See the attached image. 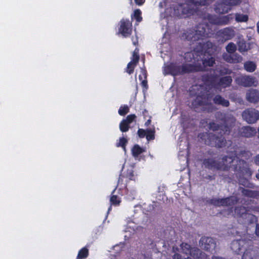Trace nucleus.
I'll return each instance as SVG.
<instances>
[{
  "instance_id": "nucleus-1",
  "label": "nucleus",
  "mask_w": 259,
  "mask_h": 259,
  "mask_svg": "<svg viewBox=\"0 0 259 259\" xmlns=\"http://www.w3.org/2000/svg\"><path fill=\"white\" fill-rule=\"evenodd\" d=\"M238 155L234 152H231L228 155L222 157L221 162L217 161L213 158H208L203 160L202 164L206 168L209 169L228 171L232 169L236 175H239V178H244L245 175L251 176L252 172L248 164L245 160L239 158V157H245L247 159L251 156V153L244 150L241 151Z\"/></svg>"
},
{
  "instance_id": "nucleus-2",
  "label": "nucleus",
  "mask_w": 259,
  "mask_h": 259,
  "mask_svg": "<svg viewBox=\"0 0 259 259\" xmlns=\"http://www.w3.org/2000/svg\"><path fill=\"white\" fill-rule=\"evenodd\" d=\"M214 34L213 30L207 23H199L194 27L185 31L182 34V37L192 44L196 42L198 44L195 49L197 52L201 53H209L212 50L213 44L208 40L203 42L204 39L211 37Z\"/></svg>"
},
{
  "instance_id": "nucleus-3",
  "label": "nucleus",
  "mask_w": 259,
  "mask_h": 259,
  "mask_svg": "<svg viewBox=\"0 0 259 259\" xmlns=\"http://www.w3.org/2000/svg\"><path fill=\"white\" fill-rule=\"evenodd\" d=\"M208 127L213 131H220L218 134L212 133H203L199 135L198 137L204 140L205 145L217 148H222L226 146V140L224 136L229 135L231 128L226 123L223 124H219L214 121L209 123Z\"/></svg>"
},
{
  "instance_id": "nucleus-4",
  "label": "nucleus",
  "mask_w": 259,
  "mask_h": 259,
  "mask_svg": "<svg viewBox=\"0 0 259 259\" xmlns=\"http://www.w3.org/2000/svg\"><path fill=\"white\" fill-rule=\"evenodd\" d=\"M203 70V68L200 63H184L180 65L176 62H171L164 67L163 73L164 75L169 74L173 76H176L201 72Z\"/></svg>"
},
{
  "instance_id": "nucleus-5",
  "label": "nucleus",
  "mask_w": 259,
  "mask_h": 259,
  "mask_svg": "<svg viewBox=\"0 0 259 259\" xmlns=\"http://www.w3.org/2000/svg\"><path fill=\"white\" fill-rule=\"evenodd\" d=\"M192 105L196 111L199 108H200L201 111L208 113L213 110L212 104L208 102V97L204 94L197 95L192 101Z\"/></svg>"
},
{
  "instance_id": "nucleus-6",
  "label": "nucleus",
  "mask_w": 259,
  "mask_h": 259,
  "mask_svg": "<svg viewBox=\"0 0 259 259\" xmlns=\"http://www.w3.org/2000/svg\"><path fill=\"white\" fill-rule=\"evenodd\" d=\"M189 4H180L174 8V14L179 18H187L193 15L195 12L196 10L192 5L197 7L190 2L188 0Z\"/></svg>"
},
{
  "instance_id": "nucleus-7",
  "label": "nucleus",
  "mask_w": 259,
  "mask_h": 259,
  "mask_svg": "<svg viewBox=\"0 0 259 259\" xmlns=\"http://www.w3.org/2000/svg\"><path fill=\"white\" fill-rule=\"evenodd\" d=\"M235 36V31L232 27L221 29L215 33L216 38L220 43H224L231 39Z\"/></svg>"
},
{
  "instance_id": "nucleus-8",
  "label": "nucleus",
  "mask_w": 259,
  "mask_h": 259,
  "mask_svg": "<svg viewBox=\"0 0 259 259\" xmlns=\"http://www.w3.org/2000/svg\"><path fill=\"white\" fill-rule=\"evenodd\" d=\"M209 203L215 206H231L234 205L238 201L237 197L230 196L224 198H212L208 201Z\"/></svg>"
},
{
  "instance_id": "nucleus-9",
  "label": "nucleus",
  "mask_w": 259,
  "mask_h": 259,
  "mask_svg": "<svg viewBox=\"0 0 259 259\" xmlns=\"http://www.w3.org/2000/svg\"><path fill=\"white\" fill-rule=\"evenodd\" d=\"M243 119L249 124H253L259 120V111L254 108H247L242 113Z\"/></svg>"
},
{
  "instance_id": "nucleus-10",
  "label": "nucleus",
  "mask_w": 259,
  "mask_h": 259,
  "mask_svg": "<svg viewBox=\"0 0 259 259\" xmlns=\"http://www.w3.org/2000/svg\"><path fill=\"white\" fill-rule=\"evenodd\" d=\"M132 32V23L127 19L122 18L119 21L118 33L120 34L123 37H128Z\"/></svg>"
},
{
  "instance_id": "nucleus-11",
  "label": "nucleus",
  "mask_w": 259,
  "mask_h": 259,
  "mask_svg": "<svg viewBox=\"0 0 259 259\" xmlns=\"http://www.w3.org/2000/svg\"><path fill=\"white\" fill-rule=\"evenodd\" d=\"M199 245L203 249L211 251L215 249L216 242L212 238L204 236L200 238Z\"/></svg>"
},
{
  "instance_id": "nucleus-12",
  "label": "nucleus",
  "mask_w": 259,
  "mask_h": 259,
  "mask_svg": "<svg viewBox=\"0 0 259 259\" xmlns=\"http://www.w3.org/2000/svg\"><path fill=\"white\" fill-rule=\"evenodd\" d=\"M236 81L237 83L243 87H250L254 84L255 78L253 76L244 75H241L236 78Z\"/></svg>"
},
{
  "instance_id": "nucleus-13",
  "label": "nucleus",
  "mask_w": 259,
  "mask_h": 259,
  "mask_svg": "<svg viewBox=\"0 0 259 259\" xmlns=\"http://www.w3.org/2000/svg\"><path fill=\"white\" fill-rule=\"evenodd\" d=\"M256 133L255 128L249 125L243 126L238 131V135L240 137L246 138H252Z\"/></svg>"
},
{
  "instance_id": "nucleus-14",
  "label": "nucleus",
  "mask_w": 259,
  "mask_h": 259,
  "mask_svg": "<svg viewBox=\"0 0 259 259\" xmlns=\"http://www.w3.org/2000/svg\"><path fill=\"white\" fill-rule=\"evenodd\" d=\"M245 98L250 103H257L259 102V91L256 89H250L246 91Z\"/></svg>"
},
{
  "instance_id": "nucleus-15",
  "label": "nucleus",
  "mask_w": 259,
  "mask_h": 259,
  "mask_svg": "<svg viewBox=\"0 0 259 259\" xmlns=\"http://www.w3.org/2000/svg\"><path fill=\"white\" fill-rule=\"evenodd\" d=\"M214 10L218 13L225 14L230 11L231 10V8L230 7L227 2L224 1V0H221L216 3Z\"/></svg>"
},
{
  "instance_id": "nucleus-16",
  "label": "nucleus",
  "mask_w": 259,
  "mask_h": 259,
  "mask_svg": "<svg viewBox=\"0 0 259 259\" xmlns=\"http://www.w3.org/2000/svg\"><path fill=\"white\" fill-rule=\"evenodd\" d=\"M245 243V240H234L231 242L230 248L235 253L240 254L242 252Z\"/></svg>"
},
{
  "instance_id": "nucleus-17",
  "label": "nucleus",
  "mask_w": 259,
  "mask_h": 259,
  "mask_svg": "<svg viewBox=\"0 0 259 259\" xmlns=\"http://www.w3.org/2000/svg\"><path fill=\"white\" fill-rule=\"evenodd\" d=\"M217 76L206 73L201 76V80L206 85H212L214 84Z\"/></svg>"
},
{
  "instance_id": "nucleus-18",
  "label": "nucleus",
  "mask_w": 259,
  "mask_h": 259,
  "mask_svg": "<svg viewBox=\"0 0 259 259\" xmlns=\"http://www.w3.org/2000/svg\"><path fill=\"white\" fill-rule=\"evenodd\" d=\"M232 78L230 76H225L219 79L218 84L223 88L229 87L232 82Z\"/></svg>"
},
{
  "instance_id": "nucleus-19",
  "label": "nucleus",
  "mask_w": 259,
  "mask_h": 259,
  "mask_svg": "<svg viewBox=\"0 0 259 259\" xmlns=\"http://www.w3.org/2000/svg\"><path fill=\"white\" fill-rule=\"evenodd\" d=\"M213 101L215 104L221 105L225 107H228L230 105L229 101L223 98L220 95H215L213 99Z\"/></svg>"
},
{
  "instance_id": "nucleus-20",
  "label": "nucleus",
  "mask_w": 259,
  "mask_h": 259,
  "mask_svg": "<svg viewBox=\"0 0 259 259\" xmlns=\"http://www.w3.org/2000/svg\"><path fill=\"white\" fill-rule=\"evenodd\" d=\"M243 67L246 72L252 73L256 69L257 65L255 62L249 60L244 63Z\"/></svg>"
},
{
  "instance_id": "nucleus-21",
  "label": "nucleus",
  "mask_w": 259,
  "mask_h": 259,
  "mask_svg": "<svg viewBox=\"0 0 259 259\" xmlns=\"http://www.w3.org/2000/svg\"><path fill=\"white\" fill-rule=\"evenodd\" d=\"M202 65L200 64L203 68V70L202 71L205 70V67H212L215 64V59L214 58L210 56L209 57H207V58H204L202 59Z\"/></svg>"
},
{
  "instance_id": "nucleus-22",
  "label": "nucleus",
  "mask_w": 259,
  "mask_h": 259,
  "mask_svg": "<svg viewBox=\"0 0 259 259\" xmlns=\"http://www.w3.org/2000/svg\"><path fill=\"white\" fill-rule=\"evenodd\" d=\"M233 15L232 14L219 17V25H227L229 23L231 20L233 19Z\"/></svg>"
},
{
  "instance_id": "nucleus-23",
  "label": "nucleus",
  "mask_w": 259,
  "mask_h": 259,
  "mask_svg": "<svg viewBox=\"0 0 259 259\" xmlns=\"http://www.w3.org/2000/svg\"><path fill=\"white\" fill-rule=\"evenodd\" d=\"M249 209L243 206H238L235 208V212L239 217H242L243 214H247Z\"/></svg>"
},
{
  "instance_id": "nucleus-24",
  "label": "nucleus",
  "mask_w": 259,
  "mask_h": 259,
  "mask_svg": "<svg viewBox=\"0 0 259 259\" xmlns=\"http://www.w3.org/2000/svg\"><path fill=\"white\" fill-rule=\"evenodd\" d=\"M144 151L145 150L138 144L135 145L132 149V155L134 157H137Z\"/></svg>"
},
{
  "instance_id": "nucleus-25",
  "label": "nucleus",
  "mask_w": 259,
  "mask_h": 259,
  "mask_svg": "<svg viewBox=\"0 0 259 259\" xmlns=\"http://www.w3.org/2000/svg\"><path fill=\"white\" fill-rule=\"evenodd\" d=\"M88 255L89 249L86 247H84L79 250L77 256V258L84 259L87 258Z\"/></svg>"
},
{
  "instance_id": "nucleus-26",
  "label": "nucleus",
  "mask_w": 259,
  "mask_h": 259,
  "mask_svg": "<svg viewBox=\"0 0 259 259\" xmlns=\"http://www.w3.org/2000/svg\"><path fill=\"white\" fill-rule=\"evenodd\" d=\"M190 118L188 116L184 114H181V124L184 130L187 129L189 127Z\"/></svg>"
},
{
  "instance_id": "nucleus-27",
  "label": "nucleus",
  "mask_w": 259,
  "mask_h": 259,
  "mask_svg": "<svg viewBox=\"0 0 259 259\" xmlns=\"http://www.w3.org/2000/svg\"><path fill=\"white\" fill-rule=\"evenodd\" d=\"M235 20L237 22H246L248 20L247 15L240 13L235 14Z\"/></svg>"
},
{
  "instance_id": "nucleus-28",
  "label": "nucleus",
  "mask_w": 259,
  "mask_h": 259,
  "mask_svg": "<svg viewBox=\"0 0 259 259\" xmlns=\"http://www.w3.org/2000/svg\"><path fill=\"white\" fill-rule=\"evenodd\" d=\"M114 191L115 190L113 191L112 194H113ZM110 202L111 205L116 206L119 205L121 202V200L117 195L112 194L110 198Z\"/></svg>"
},
{
  "instance_id": "nucleus-29",
  "label": "nucleus",
  "mask_w": 259,
  "mask_h": 259,
  "mask_svg": "<svg viewBox=\"0 0 259 259\" xmlns=\"http://www.w3.org/2000/svg\"><path fill=\"white\" fill-rule=\"evenodd\" d=\"M207 19L210 24H209L211 28V24H214L219 25V17L215 15L208 14L207 16Z\"/></svg>"
},
{
  "instance_id": "nucleus-30",
  "label": "nucleus",
  "mask_w": 259,
  "mask_h": 259,
  "mask_svg": "<svg viewBox=\"0 0 259 259\" xmlns=\"http://www.w3.org/2000/svg\"><path fill=\"white\" fill-rule=\"evenodd\" d=\"M120 131L122 133H125L129 130L130 127V124L127 123L124 119H122L119 123Z\"/></svg>"
},
{
  "instance_id": "nucleus-31",
  "label": "nucleus",
  "mask_w": 259,
  "mask_h": 259,
  "mask_svg": "<svg viewBox=\"0 0 259 259\" xmlns=\"http://www.w3.org/2000/svg\"><path fill=\"white\" fill-rule=\"evenodd\" d=\"M180 246L183 253L188 255L190 252L192 247L190 244L183 242L181 244Z\"/></svg>"
},
{
  "instance_id": "nucleus-32",
  "label": "nucleus",
  "mask_w": 259,
  "mask_h": 259,
  "mask_svg": "<svg viewBox=\"0 0 259 259\" xmlns=\"http://www.w3.org/2000/svg\"><path fill=\"white\" fill-rule=\"evenodd\" d=\"M200 252L201 251L197 247H191L190 252L188 254L194 259H197Z\"/></svg>"
},
{
  "instance_id": "nucleus-33",
  "label": "nucleus",
  "mask_w": 259,
  "mask_h": 259,
  "mask_svg": "<svg viewBox=\"0 0 259 259\" xmlns=\"http://www.w3.org/2000/svg\"><path fill=\"white\" fill-rule=\"evenodd\" d=\"M155 130L147 129L146 138L147 141L154 140L155 138Z\"/></svg>"
},
{
  "instance_id": "nucleus-34",
  "label": "nucleus",
  "mask_w": 259,
  "mask_h": 259,
  "mask_svg": "<svg viewBox=\"0 0 259 259\" xmlns=\"http://www.w3.org/2000/svg\"><path fill=\"white\" fill-rule=\"evenodd\" d=\"M130 111V108L127 105L121 106L118 110V114L121 116H124Z\"/></svg>"
},
{
  "instance_id": "nucleus-35",
  "label": "nucleus",
  "mask_w": 259,
  "mask_h": 259,
  "mask_svg": "<svg viewBox=\"0 0 259 259\" xmlns=\"http://www.w3.org/2000/svg\"><path fill=\"white\" fill-rule=\"evenodd\" d=\"M127 142V140L125 138L121 137L119 138V142L116 144V146L117 147H121L124 150H125Z\"/></svg>"
},
{
  "instance_id": "nucleus-36",
  "label": "nucleus",
  "mask_w": 259,
  "mask_h": 259,
  "mask_svg": "<svg viewBox=\"0 0 259 259\" xmlns=\"http://www.w3.org/2000/svg\"><path fill=\"white\" fill-rule=\"evenodd\" d=\"M226 50L229 53H234L237 50L236 46L233 42H229L226 47Z\"/></svg>"
},
{
  "instance_id": "nucleus-37",
  "label": "nucleus",
  "mask_w": 259,
  "mask_h": 259,
  "mask_svg": "<svg viewBox=\"0 0 259 259\" xmlns=\"http://www.w3.org/2000/svg\"><path fill=\"white\" fill-rule=\"evenodd\" d=\"M141 15L142 12L140 9H136L134 11L133 17L138 23L142 21L143 18Z\"/></svg>"
},
{
  "instance_id": "nucleus-38",
  "label": "nucleus",
  "mask_w": 259,
  "mask_h": 259,
  "mask_svg": "<svg viewBox=\"0 0 259 259\" xmlns=\"http://www.w3.org/2000/svg\"><path fill=\"white\" fill-rule=\"evenodd\" d=\"M195 6H205L209 4V0H190Z\"/></svg>"
},
{
  "instance_id": "nucleus-39",
  "label": "nucleus",
  "mask_w": 259,
  "mask_h": 259,
  "mask_svg": "<svg viewBox=\"0 0 259 259\" xmlns=\"http://www.w3.org/2000/svg\"><path fill=\"white\" fill-rule=\"evenodd\" d=\"M232 63L236 64L241 62L243 60L242 57L237 53H235L232 55Z\"/></svg>"
},
{
  "instance_id": "nucleus-40",
  "label": "nucleus",
  "mask_w": 259,
  "mask_h": 259,
  "mask_svg": "<svg viewBox=\"0 0 259 259\" xmlns=\"http://www.w3.org/2000/svg\"><path fill=\"white\" fill-rule=\"evenodd\" d=\"M136 66V64H133L132 62H130L127 65L125 71L128 74H131L133 73L135 68Z\"/></svg>"
},
{
  "instance_id": "nucleus-41",
  "label": "nucleus",
  "mask_w": 259,
  "mask_h": 259,
  "mask_svg": "<svg viewBox=\"0 0 259 259\" xmlns=\"http://www.w3.org/2000/svg\"><path fill=\"white\" fill-rule=\"evenodd\" d=\"M140 72L141 74L139 76V80L147 78V71L145 67L141 68Z\"/></svg>"
},
{
  "instance_id": "nucleus-42",
  "label": "nucleus",
  "mask_w": 259,
  "mask_h": 259,
  "mask_svg": "<svg viewBox=\"0 0 259 259\" xmlns=\"http://www.w3.org/2000/svg\"><path fill=\"white\" fill-rule=\"evenodd\" d=\"M242 192L245 196L249 197H254L256 196V192L252 190L243 189Z\"/></svg>"
},
{
  "instance_id": "nucleus-43",
  "label": "nucleus",
  "mask_w": 259,
  "mask_h": 259,
  "mask_svg": "<svg viewBox=\"0 0 259 259\" xmlns=\"http://www.w3.org/2000/svg\"><path fill=\"white\" fill-rule=\"evenodd\" d=\"M224 1L227 2L230 8H231L232 6L239 5L241 2V0H224Z\"/></svg>"
},
{
  "instance_id": "nucleus-44",
  "label": "nucleus",
  "mask_w": 259,
  "mask_h": 259,
  "mask_svg": "<svg viewBox=\"0 0 259 259\" xmlns=\"http://www.w3.org/2000/svg\"><path fill=\"white\" fill-rule=\"evenodd\" d=\"M238 51L240 53H243L244 52H246L247 51V49L246 48V45L245 42H239L238 44Z\"/></svg>"
},
{
  "instance_id": "nucleus-45",
  "label": "nucleus",
  "mask_w": 259,
  "mask_h": 259,
  "mask_svg": "<svg viewBox=\"0 0 259 259\" xmlns=\"http://www.w3.org/2000/svg\"><path fill=\"white\" fill-rule=\"evenodd\" d=\"M136 117H137L135 114H132L127 115L126 118L124 119V120L130 125V124L136 119Z\"/></svg>"
},
{
  "instance_id": "nucleus-46",
  "label": "nucleus",
  "mask_w": 259,
  "mask_h": 259,
  "mask_svg": "<svg viewBox=\"0 0 259 259\" xmlns=\"http://www.w3.org/2000/svg\"><path fill=\"white\" fill-rule=\"evenodd\" d=\"M242 259H253L251 251L249 250H246L242 256Z\"/></svg>"
},
{
  "instance_id": "nucleus-47",
  "label": "nucleus",
  "mask_w": 259,
  "mask_h": 259,
  "mask_svg": "<svg viewBox=\"0 0 259 259\" xmlns=\"http://www.w3.org/2000/svg\"><path fill=\"white\" fill-rule=\"evenodd\" d=\"M219 73L222 75L230 74L232 73V70L227 68L223 67L219 70Z\"/></svg>"
},
{
  "instance_id": "nucleus-48",
  "label": "nucleus",
  "mask_w": 259,
  "mask_h": 259,
  "mask_svg": "<svg viewBox=\"0 0 259 259\" xmlns=\"http://www.w3.org/2000/svg\"><path fill=\"white\" fill-rule=\"evenodd\" d=\"M232 56V55L225 54L223 55V58L227 62L232 63L233 61Z\"/></svg>"
},
{
  "instance_id": "nucleus-49",
  "label": "nucleus",
  "mask_w": 259,
  "mask_h": 259,
  "mask_svg": "<svg viewBox=\"0 0 259 259\" xmlns=\"http://www.w3.org/2000/svg\"><path fill=\"white\" fill-rule=\"evenodd\" d=\"M132 60L130 62H132L133 64H137L139 61L140 57L139 55H135L133 54L132 57L131 58Z\"/></svg>"
},
{
  "instance_id": "nucleus-50",
  "label": "nucleus",
  "mask_w": 259,
  "mask_h": 259,
  "mask_svg": "<svg viewBox=\"0 0 259 259\" xmlns=\"http://www.w3.org/2000/svg\"><path fill=\"white\" fill-rule=\"evenodd\" d=\"M137 134H138V136L139 137V138H143L145 137H146V130H145L142 129V128H139L138 130Z\"/></svg>"
},
{
  "instance_id": "nucleus-51",
  "label": "nucleus",
  "mask_w": 259,
  "mask_h": 259,
  "mask_svg": "<svg viewBox=\"0 0 259 259\" xmlns=\"http://www.w3.org/2000/svg\"><path fill=\"white\" fill-rule=\"evenodd\" d=\"M141 84L143 88L147 90L148 88L147 78L142 79Z\"/></svg>"
},
{
  "instance_id": "nucleus-52",
  "label": "nucleus",
  "mask_w": 259,
  "mask_h": 259,
  "mask_svg": "<svg viewBox=\"0 0 259 259\" xmlns=\"http://www.w3.org/2000/svg\"><path fill=\"white\" fill-rule=\"evenodd\" d=\"M208 256L204 252L201 251L197 259H208Z\"/></svg>"
},
{
  "instance_id": "nucleus-53",
  "label": "nucleus",
  "mask_w": 259,
  "mask_h": 259,
  "mask_svg": "<svg viewBox=\"0 0 259 259\" xmlns=\"http://www.w3.org/2000/svg\"><path fill=\"white\" fill-rule=\"evenodd\" d=\"M255 234L256 236L259 237V224L258 223L255 225Z\"/></svg>"
},
{
  "instance_id": "nucleus-54",
  "label": "nucleus",
  "mask_w": 259,
  "mask_h": 259,
  "mask_svg": "<svg viewBox=\"0 0 259 259\" xmlns=\"http://www.w3.org/2000/svg\"><path fill=\"white\" fill-rule=\"evenodd\" d=\"M173 259H184L182 258V255L178 253H175L173 256Z\"/></svg>"
},
{
  "instance_id": "nucleus-55",
  "label": "nucleus",
  "mask_w": 259,
  "mask_h": 259,
  "mask_svg": "<svg viewBox=\"0 0 259 259\" xmlns=\"http://www.w3.org/2000/svg\"><path fill=\"white\" fill-rule=\"evenodd\" d=\"M136 5L138 6H142L144 3L145 0H134Z\"/></svg>"
},
{
  "instance_id": "nucleus-56",
  "label": "nucleus",
  "mask_w": 259,
  "mask_h": 259,
  "mask_svg": "<svg viewBox=\"0 0 259 259\" xmlns=\"http://www.w3.org/2000/svg\"><path fill=\"white\" fill-rule=\"evenodd\" d=\"M254 161L256 165H259V154L255 156Z\"/></svg>"
},
{
  "instance_id": "nucleus-57",
  "label": "nucleus",
  "mask_w": 259,
  "mask_h": 259,
  "mask_svg": "<svg viewBox=\"0 0 259 259\" xmlns=\"http://www.w3.org/2000/svg\"><path fill=\"white\" fill-rule=\"evenodd\" d=\"M151 122V120L150 118L148 120H147V121L145 122V125L147 126L150 124Z\"/></svg>"
},
{
  "instance_id": "nucleus-58",
  "label": "nucleus",
  "mask_w": 259,
  "mask_h": 259,
  "mask_svg": "<svg viewBox=\"0 0 259 259\" xmlns=\"http://www.w3.org/2000/svg\"><path fill=\"white\" fill-rule=\"evenodd\" d=\"M139 49L138 48H136L134 51L133 54L135 55H139Z\"/></svg>"
},
{
  "instance_id": "nucleus-59",
  "label": "nucleus",
  "mask_w": 259,
  "mask_h": 259,
  "mask_svg": "<svg viewBox=\"0 0 259 259\" xmlns=\"http://www.w3.org/2000/svg\"><path fill=\"white\" fill-rule=\"evenodd\" d=\"M211 259H225L222 257L213 256Z\"/></svg>"
},
{
  "instance_id": "nucleus-60",
  "label": "nucleus",
  "mask_w": 259,
  "mask_h": 259,
  "mask_svg": "<svg viewBox=\"0 0 259 259\" xmlns=\"http://www.w3.org/2000/svg\"><path fill=\"white\" fill-rule=\"evenodd\" d=\"M148 113V111L146 109H144L143 111V115L144 117L146 116V114Z\"/></svg>"
},
{
  "instance_id": "nucleus-61",
  "label": "nucleus",
  "mask_w": 259,
  "mask_h": 259,
  "mask_svg": "<svg viewBox=\"0 0 259 259\" xmlns=\"http://www.w3.org/2000/svg\"><path fill=\"white\" fill-rule=\"evenodd\" d=\"M256 26H257V31L259 33V21L257 22V23L256 24Z\"/></svg>"
},
{
  "instance_id": "nucleus-62",
  "label": "nucleus",
  "mask_w": 259,
  "mask_h": 259,
  "mask_svg": "<svg viewBox=\"0 0 259 259\" xmlns=\"http://www.w3.org/2000/svg\"><path fill=\"white\" fill-rule=\"evenodd\" d=\"M256 132L257 133L258 135H257V138L259 139V126L257 128V132L256 131Z\"/></svg>"
},
{
  "instance_id": "nucleus-63",
  "label": "nucleus",
  "mask_w": 259,
  "mask_h": 259,
  "mask_svg": "<svg viewBox=\"0 0 259 259\" xmlns=\"http://www.w3.org/2000/svg\"><path fill=\"white\" fill-rule=\"evenodd\" d=\"M256 178H259V169H258V173L256 175Z\"/></svg>"
},
{
  "instance_id": "nucleus-64",
  "label": "nucleus",
  "mask_w": 259,
  "mask_h": 259,
  "mask_svg": "<svg viewBox=\"0 0 259 259\" xmlns=\"http://www.w3.org/2000/svg\"><path fill=\"white\" fill-rule=\"evenodd\" d=\"M184 259H192V258H191L190 257L188 256L187 257L185 258Z\"/></svg>"
}]
</instances>
